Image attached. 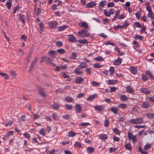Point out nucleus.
Listing matches in <instances>:
<instances>
[{
    "label": "nucleus",
    "instance_id": "obj_1",
    "mask_svg": "<svg viewBox=\"0 0 154 154\" xmlns=\"http://www.w3.org/2000/svg\"><path fill=\"white\" fill-rule=\"evenodd\" d=\"M79 35L81 37L85 38L86 37H90L91 38H93V36L90 33L88 32L87 29H82L81 31L78 32Z\"/></svg>",
    "mask_w": 154,
    "mask_h": 154
},
{
    "label": "nucleus",
    "instance_id": "obj_2",
    "mask_svg": "<svg viewBox=\"0 0 154 154\" xmlns=\"http://www.w3.org/2000/svg\"><path fill=\"white\" fill-rule=\"evenodd\" d=\"M128 138L129 140H131L132 142L136 143L137 141V135H133V134L130 132L128 133Z\"/></svg>",
    "mask_w": 154,
    "mask_h": 154
},
{
    "label": "nucleus",
    "instance_id": "obj_3",
    "mask_svg": "<svg viewBox=\"0 0 154 154\" xmlns=\"http://www.w3.org/2000/svg\"><path fill=\"white\" fill-rule=\"evenodd\" d=\"M129 122L133 124H141L143 121L141 118H138L131 119Z\"/></svg>",
    "mask_w": 154,
    "mask_h": 154
},
{
    "label": "nucleus",
    "instance_id": "obj_4",
    "mask_svg": "<svg viewBox=\"0 0 154 154\" xmlns=\"http://www.w3.org/2000/svg\"><path fill=\"white\" fill-rule=\"evenodd\" d=\"M140 91L141 93L148 94H149L151 92V90L146 88H141L140 89Z\"/></svg>",
    "mask_w": 154,
    "mask_h": 154
},
{
    "label": "nucleus",
    "instance_id": "obj_5",
    "mask_svg": "<svg viewBox=\"0 0 154 154\" xmlns=\"http://www.w3.org/2000/svg\"><path fill=\"white\" fill-rule=\"evenodd\" d=\"M75 108V112L78 113H80L82 110V106L78 103H76Z\"/></svg>",
    "mask_w": 154,
    "mask_h": 154
},
{
    "label": "nucleus",
    "instance_id": "obj_6",
    "mask_svg": "<svg viewBox=\"0 0 154 154\" xmlns=\"http://www.w3.org/2000/svg\"><path fill=\"white\" fill-rule=\"evenodd\" d=\"M74 72L78 75H81L83 73V72L82 70H81V69H80L79 67H77L75 69Z\"/></svg>",
    "mask_w": 154,
    "mask_h": 154
},
{
    "label": "nucleus",
    "instance_id": "obj_7",
    "mask_svg": "<svg viewBox=\"0 0 154 154\" xmlns=\"http://www.w3.org/2000/svg\"><path fill=\"white\" fill-rule=\"evenodd\" d=\"M122 61V59L119 57L114 61V64L116 65L119 66L120 65Z\"/></svg>",
    "mask_w": 154,
    "mask_h": 154
},
{
    "label": "nucleus",
    "instance_id": "obj_8",
    "mask_svg": "<svg viewBox=\"0 0 154 154\" xmlns=\"http://www.w3.org/2000/svg\"><path fill=\"white\" fill-rule=\"evenodd\" d=\"M95 110L100 112L103 109V107L101 105L96 106H93Z\"/></svg>",
    "mask_w": 154,
    "mask_h": 154
},
{
    "label": "nucleus",
    "instance_id": "obj_9",
    "mask_svg": "<svg viewBox=\"0 0 154 154\" xmlns=\"http://www.w3.org/2000/svg\"><path fill=\"white\" fill-rule=\"evenodd\" d=\"M38 60V58L37 57H35V59L32 61L29 69V71H31L32 70V69L33 68V67L34 66V65L35 64V63Z\"/></svg>",
    "mask_w": 154,
    "mask_h": 154
},
{
    "label": "nucleus",
    "instance_id": "obj_10",
    "mask_svg": "<svg viewBox=\"0 0 154 154\" xmlns=\"http://www.w3.org/2000/svg\"><path fill=\"white\" fill-rule=\"evenodd\" d=\"M96 5V3L93 1H92L87 4L86 5V7L88 8H92L94 6H95Z\"/></svg>",
    "mask_w": 154,
    "mask_h": 154
},
{
    "label": "nucleus",
    "instance_id": "obj_11",
    "mask_svg": "<svg viewBox=\"0 0 154 154\" xmlns=\"http://www.w3.org/2000/svg\"><path fill=\"white\" fill-rule=\"evenodd\" d=\"M68 40L69 41L73 43L76 41V39L73 35H70L68 36Z\"/></svg>",
    "mask_w": 154,
    "mask_h": 154
},
{
    "label": "nucleus",
    "instance_id": "obj_12",
    "mask_svg": "<svg viewBox=\"0 0 154 154\" xmlns=\"http://www.w3.org/2000/svg\"><path fill=\"white\" fill-rule=\"evenodd\" d=\"M83 80V79L81 76L77 77L75 80V82L76 83L79 84L81 83Z\"/></svg>",
    "mask_w": 154,
    "mask_h": 154
},
{
    "label": "nucleus",
    "instance_id": "obj_13",
    "mask_svg": "<svg viewBox=\"0 0 154 154\" xmlns=\"http://www.w3.org/2000/svg\"><path fill=\"white\" fill-rule=\"evenodd\" d=\"M142 106L143 108L146 109L149 108L150 106V105L149 102L145 101L142 103Z\"/></svg>",
    "mask_w": 154,
    "mask_h": 154
},
{
    "label": "nucleus",
    "instance_id": "obj_14",
    "mask_svg": "<svg viewBox=\"0 0 154 154\" xmlns=\"http://www.w3.org/2000/svg\"><path fill=\"white\" fill-rule=\"evenodd\" d=\"M79 25L81 27L85 28L84 29H88V25L85 22H82Z\"/></svg>",
    "mask_w": 154,
    "mask_h": 154
},
{
    "label": "nucleus",
    "instance_id": "obj_15",
    "mask_svg": "<svg viewBox=\"0 0 154 154\" xmlns=\"http://www.w3.org/2000/svg\"><path fill=\"white\" fill-rule=\"evenodd\" d=\"M87 64L84 62H81L79 66L80 69H83L87 66Z\"/></svg>",
    "mask_w": 154,
    "mask_h": 154
},
{
    "label": "nucleus",
    "instance_id": "obj_16",
    "mask_svg": "<svg viewBox=\"0 0 154 154\" xmlns=\"http://www.w3.org/2000/svg\"><path fill=\"white\" fill-rule=\"evenodd\" d=\"M111 110L114 114H117L118 113V108L117 107L112 106L111 108Z\"/></svg>",
    "mask_w": 154,
    "mask_h": 154
},
{
    "label": "nucleus",
    "instance_id": "obj_17",
    "mask_svg": "<svg viewBox=\"0 0 154 154\" xmlns=\"http://www.w3.org/2000/svg\"><path fill=\"white\" fill-rule=\"evenodd\" d=\"M0 75L3 77L5 79L7 80L9 78V75L5 73L0 72Z\"/></svg>",
    "mask_w": 154,
    "mask_h": 154
},
{
    "label": "nucleus",
    "instance_id": "obj_18",
    "mask_svg": "<svg viewBox=\"0 0 154 154\" xmlns=\"http://www.w3.org/2000/svg\"><path fill=\"white\" fill-rule=\"evenodd\" d=\"M38 92L39 93V94L43 97H46V94L45 92H44L42 89H39L38 90Z\"/></svg>",
    "mask_w": 154,
    "mask_h": 154
},
{
    "label": "nucleus",
    "instance_id": "obj_19",
    "mask_svg": "<svg viewBox=\"0 0 154 154\" xmlns=\"http://www.w3.org/2000/svg\"><path fill=\"white\" fill-rule=\"evenodd\" d=\"M130 69L132 73L134 74H135L137 72V69L136 68L131 67L130 68Z\"/></svg>",
    "mask_w": 154,
    "mask_h": 154
},
{
    "label": "nucleus",
    "instance_id": "obj_20",
    "mask_svg": "<svg viewBox=\"0 0 154 154\" xmlns=\"http://www.w3.org/2000/svg\"><path fill=\"white\" fill-rule=\"evenodd\" d=\"M146 73L147 75L149 76L151 79L154 80V76L150 70H148L146 72Z\"/></svg>",
    "mask_w": 154,
    "mask_h": 154
},
{
    "label": "nucleus",
    "instance_id": "obj_21",
    "mask_svg": "<svg viewBox=\"0 0 154 154\" xmlns=\"http://www.w3.org/2000/svg\"><path fill=\"white\" fill-rule=\"evenodd\" d=\"M117 80H108V83L109 85H114L117 84Z\"/></svg>",
    "mask_w": 154,
    "mask_h": 154
},
{
    "label": "nucleus",
    "instance_id": "obj_22",
    "mask_svg": "<svg viewBox=\"0 0 154 154\" xmlns=\"http://www.w3.org/2000/svg\"><path fill=\"white\" fill-rule=\"evenodd\" d=\"M107 138V135L106 134H102L100 135V138L102 140L106 139Z\"/></svg>",
    "mask_w": 154,
    "mask_h": 154
},
{
    "label": "nucleus",
    "instance_id": "obj_23",
    "mask_svg": "<svg viewBox=\"0 0 154 154\" xmlns=\"http://www.w3.org/2000/svg\"><path fill=\"white\" fill-rule=\"evenodd\" d=\"M86 150L88 152L92 153L94 152L95 149L91 147H88L87 148Z\"/></svg>",
    "mask_w": 154,
    "mask_h": 154
},
{
    "label": "nucleus",
    "instance_id": "obj_24",
    "mask_svg": "<svg viewBox=\"0 0 154 154\" xmlns=\"http://www.w3.org/2000/svg\"><path fill=\"white\" fill-rule=\"evenodd\" d=\"M12 3V0H9L8 2H6V6L8 9H10L11 8Z\"/></svg>",
    "mask_w": 154,
    "mask_h": 154
},
{
    "label": "nucleus",
    "instance_id": "obj_25",
    "mask_svg": "<svg viewBox=\"0 0 154 154\" xmlns=\"http://www.w3.org/2000/svg\"><path fill=\"white\" fill-rule=\"evenodd\" d=\"M125 148L128 150H131L132 149V146L131 144L128 143L125 145Z\"/></svg>",
    "mask_w": 154,
    "mask_h": 154
},
{
    "label": "nucleus",
    "instance_id": "obj_26",
    "mask_svg": "<svg viewBox=\"0 0 154 154\" xmlns=\"http://www.w3.org/2000/svg\"><path fill=\"white\" fill-rule=\"evenodd\" d=\"M45 130L44 128H42L39 131L40 134L44 136L45 135Z\"/></svg>",
    "mask_w": 154,
    "mask_h": 154
},
{
    "label": "nucleus",
    "instance_id": "obj_27",
    "mask_svg": "<svg viewBox=\"0 0 154 154\" xmlns=\"http://www.w3.org/2000/svg\"><path fill=\"white\" fill-rule=\"evenodd\" d=\"M139 149L140 153L142 154H148V152H147L145 151L142 149V147L139 146Z\"/></svg>",
    "mask_w": 154,
    "mask_h": 154
},
{
    "label": "nucleus",
    "instance_id": "obj_28",
    "mask_svg": "<svg viewBox=\"0 0 154 154\" xmlns=\"http://www.w3.org/2000/svg\"><path fill=\"white\" fill-rule=\"evenodd\" d=\"M96 96V95L95 94H93L89 96L88 98V101H91L94 99Z\"/></svg>",
    "mask_w": 154,
    "mask_h": 154
},
{
    "label": "nucleus",
    "instance_id": "obj_29",
    "mask_svg": "<svg viewBox=\"0 0 154 154\" xmlns=\"http://www.w3.org/2000/svg\"><path fill=\"white\" fill-rule=\"evenodd\" d=\"M67 27V26L66 25L60 26L58 27V30L59 31H63L66 29Z\"/></svg>",
    "mask_w": 154,
    "mask_h": 154
},
{
    "label": "nucleus",
    "instance_id": "obj_30",
    "mask_svg": "<svg viewBox=\"0 0 154 154\" xmlns=\"http://www.w3.org/2000/svg\"><path fill=\"white\" fill-rule=\"evenodd\" d=\"M10 74L11 76L13 78H14L16 77L17 73H16L15 71L13 70L11 71L10 72Z\"/></svg>",
    "mask_w": 154,
    "mask_h": 154
},
{
    "label": "nucleus",
    "instance_id": "obj_31",
    "mask_svg": "<svg viewBox=\"0 0 154 154\" xmlns=\"http://www.w3.org/2000/svg\"><path fill=\"white\" fill-rule=\"evenodd\" d=\"M147 15L148 17L151 18V19H154V14L152 12V11L149 12V14H148Z\"/></svg>",
    "mask_w": 154,
    "mask_h": 154
},
{
    "label": "nucleus",
    "instance_id": "obj_32",
    "mask_svg": "<svg viewBox=\"0 0 154 154\" xmlns=\"http://www.w3.org/2000/svg\"><path fill=\"white\" fill-rule=\"evenodd\" d=\"M40 117V116L38 113L34 114L33 115V118L34 120L38 119Z\"/></svg>",
    "mask_w": 154,
    "mask_h": 154
},
{
    "label": "nucleus",
    "instance_id": "obj_33",
    "mask_svg": "<svg viewBox=\"0 0 154 154\" xmlns=\"http://www.w3.org/2000/svg\"><path fill=\"white\" fill-rule=\"evenodd\" d=\"M78 42L80 43L87 44L88 42L86 39H83L82 40H78Z\"/></svg>",
    "mask_w": 154,
    "mask_h": 154
},
{
    "label": "nucleus",
    "instance_id": "obj_34",
    "mask_svg": "<svg viewBox=\"0 0 154 154\" xmlns=\"http://www.w3.org/2000/svg\"><path fill=\"white\" fill-rule=\"evenodd\" d=\"M113 131L116 134L118 135H120V132L119 130L117 128H115L113 130Z\"/></svg>",
    "mask_w": 154,
    "mask_h": 154
},
{
    "label": "nucleus",
    "instance_id": "obj_35",
    "mask_svg": "<svg viewBox=\"0 0 154 154\" xmlns=\"http://www.w3.org/2000/svg\"><path fill=\"white\" fill-rule=\"evenodd\" d=\"M126 88L127 89L126 91L127 92L131 93L134 92V90L129 86H127Z\"/></svg>",
    "mask_w": 154,
    "mask_h": 154
},
{
    "label": "nucleus",
    "instance_id": "obj_36",
    "mask_svg": "<svg viewBox=\"0 0 154 154\" xmlns=\"http://www.w3.org/2000/svg\"><path fill=\"white\" fill-rule=\"evenodd\" d=\"M120 98L122 101L127 100L128 99L127 97L125 95H122L120 96Z\"/></svg>",
    "mask_w": 154,
    "mask_h": 154
},
{
    "label": "nucleus",
    "instance_id": "obj_37",
    "mask_svg": "<svg viewBox=\"0 0 154 154\" xmlns=\"http://www.w3.org/2000/svg\"><path fill=\"white\" fill-rule=\"evenodd\" d=\"M106 2L105 1H102L99 4V6L103 8L106 5Z\"/></svg>",
    "mask_w": 154,
    "mask_h": 154
},
{
    "label": "nucleus",
    "instance_id": "obj_38",
    "mask_svg": "<svg viewBox=\"0 0 154 154\" xmlns=\"http://www.w3.org/2000/svg\"><path fill=\"white\" fill-rule=\"evenodd\" d=\"M109 71L110 72V75L111 76L115 72L114 68L113 67H110Z\"/></svg>",
    "mask_w": 154,
    "mask_h": 154
},
{
    "label": "nucleus",
    "instance_id": "obj_39",
    "mask_svg": "<svg viewBox=\"0 0 154 154\" xmlns=\"http://www.w3.org/2000/svg\"><path fill=\"white\" fill-rule=\"evenodd\" d=\"M51 107L54 109H58L59 108L60 106L58 104L54 103L52 105Z\"/></svg>",
    "mask_w": 154,
    "mask_h": 154
},
{
    "label": "nucleus",
    "instance_id": "obj_40",
    "mask_svg": "<svg viewBox=\"0 0 154 154\" xmlns=\"http://www.w3.org/2000/svg\"><path fill=\"white\" fill-rule=\"evenodd\" d=\"M24 16L22 15L21 14H19V19L21 20L23 23L25 22V18L24 17Z\"/></svg>",
    "mask_w": 154,
    "mask_h": 154
},
{
    "label": "nucleus",
    "instance_id": "obj_41",
    "mask_svg": "<svg viewBox=\"0 0 154 154\" xmlns=\"http://www.w3.org/2000/svg\"><path fill=\"white\" fill-rule=\"evenodd\" d=\"M39 27L41 30L40 33H41L43 32L44 29V26L42 23H40L39 24Z\"/></svg>",
    "mask_w": 154,
    "mask_h": 154
},
{
    "label": "nucleus",
    "instance_id": "obj_42",
    "mask_svg": "<svg viewBox=\"0 0 154 154\" xmlns=\"http://www.w3.org/2000/svg\"><path fill=\"white\" fill-rule=\"evenodd\" d=\"M77 57V54L75 53H72L71 55L70 58L71 59H75Z\"/></svg>",
    "mask_w": 154,
    "mask_h": 154
},
{
    "label": "nucleus",
    "instance_id": "obj_43",
    "mask_svg": "<svg viewBox=\"0 0 154 154\" xmlns=\"http://www.w3.org/2000/svg\"><path fill=\"white\" fill-rule=\"evenodd\" d=\"M55 44L58 47H60L63 45L62 42L60 41H57L56 42Z\"/></svg>",
    "mask_w": 154,
    "mask_h": 154
},
{
    "label": "nucleus",
    "instance_id": "obj_44",
    "mask_svg": "<svg viewBox=\"0 0 154 154\" xmlns=\"http://www.w3.org/2000/svg\"><path fill=\"white\" fill-rule=\"evenodd\" d=\"M57 52L60 54H62L65 52V51L63 49H60L57 50Z\"/></svg>",
    "mask_w": 154,
    "mask_h": 154
},
{
    "label": "nucleus",
    "instance_id": "obj_45",
    "mask_svg": "<svg viewBox=\"0 0 154 154\" xmlns=\"http://www.w3.org/2000/svg\"><path fill=\"white\" fill-rule=\"evenodd\" d=\"M118 106L120 108L124 109L126 107L127 105L125 104L121 103L118 105Z\"/></svg>",
    "mask_w": 154,
    "mask_h": 154
},
{
    "label": "nucleus",
    "instance_id": "obj_46",
    "mask_svg": "<svg viewBox=\"0 0 154 154\" xmlns=\"http://www.w3.org/2000/svg\"><path fill=\"white\" fill-rule=\"evenodd\" d=\"M146 115L148 118H154V114H152L150 113H146Z\"/></svg>",
    "mask_w": 154,
    "mask_h": 154
},
{
    "label": "nucleus",
    "instance_id": "obj_47",
    "mask_svg": "<svg viewBox=\"0 0 154 154\" xmlns=\"http://www.w3.org/2000/svg\"><path fill=\"white\" fill-rule=\"evenodd\" d=\"M142 78L143 82H145L148 79V77L146 75H142Z\"/></svg>",
    "mask_w": 154,
    "mask_h": 154
},
{
    "label": "nucleus",
    "instance_id": "obj_48",
    "mask_svg": "<svg viewBox=\"0 0 154 154\" xmlns=\"http://www.w3.org/2000/svg\"><path fill=\"white\" fill-rule=\"evenodd\" d=\"M65 107L68 110H71L72 108V106L71 105H70L68 104H66L65 105Z\"/></svg>",
    "mask_w": 154,
    "mask_h": 154
},
{
    "label": "nucleus",
    "instance_id": "obj_49",
    "mask_svg": "<svg viewBox=\"0 0 154 154\" xmlns=\"http://www.w3.org/2000/svg\"><path fill=\"white\" fill-rule=\"evenodd\" d=\"M69 137H74L76 135L75 132L70 131L69 132Z\"/></svg>",
    "mask_w": 154,
    "mask_h": 154
},
{
    "label": "nucleus",
    "instance_id": "obj_50",
    "mask_svg": "<svg viewBox=\"0 0 154 154\" xmlns=\"http://www.w3.org/2000/svg\"><path fill=\"white\" fill-rule=\"evenodd\" d=\"M151 146V144H146L144 147V149L145 150H147L148 149L150 148Z\"/></svg>",
    "mask_w": 154,
    "mask_h": 154
},
{
    "label": "nucleus",
    "instance_id": "obj_51",
    "mask_svg": "<svg viewBox=\"0 0 154 154\" xmlns=\"http://www.w3.org/2000/svg\"><path fill=\"white\" fill-rule=\"evenodd\" d=\"M94 60L99 61H101L103 60V58L101 56H99L97 57H95L94 58Z\"/></svg>",
    "mask_w": 154,
    "mask_h": 154
},
{
    "label": "nucleus",
    "instance_id": "obj_52",
    "mask_svg": "<svg viewBox=\"0 0 154 154\" xmlns=\"http://www.w3.org/2000/svg\"><path fill=\"white\" fill-rule=\"evenodd\" d=\"M66 100L68 102H72L73 101L72 99L70 97H66L65 98Z\"/></svg>",
    "mask_w": 154,
    "mask_h": 154
},
{
    "label": "nucleus",
    "instance_id": "obj_53",
    "mask_svg": "<svg viewBox=\"0 0 154 154\" xmlns=\"http://www.w3.org/2000/svg\"><path fill=\"white\" fill-rule=\"evenodd\" d=\"M146 9L149 12H150V11H152L150 6L149 4L148 3L146 5Z\"/></svg>",
    "mask_w": 154,
    "mask_h": 154
},
{
    "label": "nucleus",
    "instance_id": "obj_54",
    "mask_svg": "<svg viewBox=\"0 0 154 154\" xmlns=\"http://www.w3.org/2000/svg\"><path fill=\"white\" fill-rule=\"evenodd\" d=\"M74 146L75 147L79 148H80L81 147V144H80V143L78 141H77L75 143L74 145Z\"/></svg>",
    "mask_w": 154,
    "mask_h": 154
},
{
    "label": "nucleus",
    "instance_id": "obj_55",
    "mask_svg": "<svg viewBox=\"0 0 154 154\" xmlns=\"http://www.w3.org/2000/svg\"><path fill=\"white\" fill-rule=\"evenodd\" d=\"M109 123V121L107 119H106L105 120L104 123V125L105 127H107L108 126Z\"/></svg>",
    "mask_w": 154,
    "mask_h": 154
},
{
    "label": "nucleus",
    "instance_id": "obj_56",
    "mask_svg": "<svg viewBox=\"0 0 154 154\" xmlns=\"http://www.w3.org/2000/svg\"><path fill=\"white\" fill-rule=\"evenodd\" d=\"M81 126H85L90 125V124L87 122L81 123L79 124Z\"/></svg>",
    "mask_w": 154,
    "mask_h": 154
},
{
    "label": "nucleus",
    "instance_id": "obj_57",
    "mask_svg": "<svg viewBox=\"0 0 154 154\" xmlns=\"http://www.w3.org/2000/svg\"><path fill=\"white\" fill-rule=\"evenodd\" d=\"M92 84L94 86H99L100 83L94 81H93L92 82Z\"/></svg>",
    "mask_w": 154,
    "mask_h": 154
},
{
    "label": "nucleus",
    "instance_id": "obj_58",
    "mask_svg": "<svg viewBox=\"0 0 154 154\" xmlns=\"http://www.w3.org/2000/svg\"><path fill=\"white\" fill-rule=\"evenodd\" d=\"M116 51L118 52V54H119V55H120V56L124 54L123 52H120L119 49L117 47H116Z\"/></svg>",
    "mask_w": 154,
    "mask_h": 154
},
{
    "label": "nucleus",
    "instance_id": "obj_59",
    "mask_svg": "<svg viewBox=\"0 0 154 154\" xmlns=\"http://www.w3.org/2000/svg\"><path fill=\"white\" fill-rule=\"evenodd\" d=\"M23 135L26 138L29 139L30 138V135L29 134L25 133L23 134Z\"/></svg>",
    "mask_w": 154,
    "mask_h": 154
},
{
    "label": "nucleus",
    "instance_id": "obj_60",
    "mask_svg": "<svg viewBox=\"0 0 154 154\" xmlns=\"http://www.w3.org/2000/svg\"><path fill=\"white\" fill-rule=\"evenodd\" d=\"M19 6H17L16 7H14L13 9V13L15 14L16 12L19 9Z\"/></svg>",
    "mask_w": 154,
    "mask_h": 154
},
{
    "label": "nucleus",
    "instance_id": "obj_61",
    "mask_svg": "<svg viewBox=\"0 0 154 154\" xmlns=\"http://www.w3.org/2000/svg\"><path fill=\"white\" fill-rule=\"evenodd\" d=\"M91 68H86L85 69V71L87 72V73L90 75L91 73Z\"/></svg>",
    "mask_w": 154,
    "mask_h": 154
},
{
    "label": "nucleus",
    "instance_id": "obj_62",
    "mask_svg": "<svg viewBox=\"0 0 154 154\" xmlns=\"http://www.w3.org/2000/svg\"><path fill=\"white\" fill-rule=\"evenodd\" d=\"M51 25L52 26L51 28L53 27H56L57 25V22L54 21L52 22L51 23Z\"/></svg>",
    "mask_w": 154,
    "mask_h": 154
},
{
    "label": "nucleus",
    "instance_id": "obj_63",
    "mask_svg": "<svg viewBox=\"0 0 154 154\" xmlns=\"http://www.w3.org/2000/svg\"><path fill=\"white\" fill-rule=\"evenodd\" d=\"M46 62L47 63L49 64H50L52 62V60H51L49 57H48L46 58Z\"/></svg>",
    "mask_w": 154,
    "mask_h": 154
},
{
    "label": "nucleus",
    "instance_id": "obj_64",
    "mask_svg": "<svg viewBox=\"0 0 154 154\" xmlns=\"http://www.w3.org/2000/svg\"><path fill=\"white\" fill-rule=\"evenodd\" d=\"M104 13L106 16L109 17L110 15L109 11H108L105 10Z\"/></svg>",
    "mask_w": 154,
    "mask_h": 154
}]
</instances>
